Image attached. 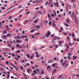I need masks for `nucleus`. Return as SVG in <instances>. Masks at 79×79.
I'll return each instance as SVG.
<instances>
[{
	"mask_svg": "<svg viewBox=\"0 0 79 79\" xmlns=\"http://www.w3.org/2000/svg\"><path fill=\"white\" fill-rule=\"evenodd\" d=\"M74 18L75 21V23L77 24L78 23V18H77V16L76 15H75Z\"/></svg>",
	"mask_w": 79,
	"mask_h": 79,
	"instance_id": "f257e3e1",
	"label": "nucleus"
},
{
	"mask_svg": "<svg viewBox=\"0 0 79 79\" xmlns=\"http://www.w3.org/2000/svg\"><path fill=\"white\" fill-rule=\"evenodd\" d=\"M57 39V40H60V38L58 36H55L53 38V40H56Z\"/></svg>",
	"mask_w": 79,
	"mask_h": 79,
	"instance_id": "f03ea898",
	"label": "nucleus"
},
{
	"mask_svg": "<svg viewBox=\"0 0 79 79\" xmlns=\"http://www.w3.org/2000/svg\"><path fill=\"white\" fill-rule=\"evenodd\" d=\"M66 64L65 62H64L61 63V66H66Z\"/></svg>",
	"mask_w": 79,
	"mask_h": 79,
	"instance_id": "7ed1b4c3",
	"label": "nucleus"
},
{
	"mask_svg": "<svg viewBox=\"0 0 79 79\" xmlns=\"http://www.w3.org/2000/svg\"><path fill=\"white\" fill-rule=\"evenodd\" d=\"M23 41L22 40H20V41L19 40H17L16 41V43L18 44H20L21 43H22V42Z\"/></svg>",
	"mask_w": 79,
	"mask_h": 79,
	"instance_id": "20e7f679",
	"label": "nucleus"
},
{
	"mask_svg": "<svg viewBox=\"0 0 79 79\" xmlns=\"http://www.w3.org/2000/svg\"><path fill=\"white\" fill-rule=\"evenodd\" d=\"M66 21L68 24H69V23H70V20H69L68 19H66Z\"/></svg>",
	"mask_w": 79,
	"mask_h": 79,
	"instance_id": "39448f33",
	"label": "nucleus"
},
{
	"mask_svg": "<svg viewBox=\"0 0 79 79\" xmlns=\"http://www.w3.org/2000/svg\"><path fill=\"white\" fill-rule=\"evenodd\" d=\"M61 44H62V42L61 41H59V46H61V47H62L63 46V45H61Z\"/></svg>",
	"mask_w": 79,
	"mask_h": 79,
	"instance_id": "423d86ee",
	"label": "nucleus"
},
{
	"mask_svg": "<svg viewBox=\"0 0 79 79\" xmlns=\"http://www.w3.org/2000/svg\"><path fill=\"white\" fill-rule=\"evenodd\" d=\"M27 36H24V35H23L21 36V39H23V38H27Z\"/></svg>",
	"mask_w": 79,
	"mask_h": 79,
	"instance_id": "0eeeda50",
	"label": "nucleus"
},
{
	"mask_svg": "<svg viewBox=\"0 0 79 79\" xmlns=\"http://www.w3.org/2000/svg\"><path fill=\"white\" fill-rule=\"evenodd\" d=\"M6 36H8V37L11 36V34L10 33H8L7 35H6Z\"/></svg>",
	"mask_w": 79,
	"mask_h": 79,
	"instance_id": "6e6552de",
	"label": "nucleus"
},
{
	"mask_svg": "<svg viewBox=\"0 0 79 79\" xmlns=\"http://www.w3.org/2000/svg\"><path fill=\"white\" fill-rule=\"evenodd\" d=\"M73 60H76V59L77 58V56H73Z\"/></svg>",
	"mask_w": 79,
	"mask_h": 79,
	"instance_id": "1a4fd4ad",
	"label": "nucleus"
},
{
	"mask_svg": "<svg viewBox=\"0 0 79 79\" xmlns=\"http://www.w3.org/2000/svg\"><path fill=\"white\" fill-rule=\"evenodd\" d=\"M73 6L74 8H76V4L75 3H74L73 4Z\"/></svg>",
	"mask_w": 79,
	"mask_h": 79,
	"instance_id": "9d476101",
	"label": "nucleus"
},
{
	"mask_svg": "<svg viewBox=\"0 0 79 79\" xmlns=\"http://www.w3.org/2000/svg\"><path fill=\"white\" fill-rule=\"evenodd\" d=\"M47 32H48L47 34L48 35H50L51 34V33H50V31L48 30L47 31Z\"/></svg>",
	"mask_w": 79,
	"mask_h": 79,
	"instance_id": "9b49d317",
	"label": "nucleus"
},
{
	"mask_svg": "<svg viewBox=\"0 0 79 79\" xmlns=\"http://www.w3.org/2000/svg\"><path fill=\"white\" fill-rule=\"evenodd\" d=\"M56 7H59V5H58V2H56Z\"/></svg>",
	"mask_w": 79,
	"mask_h": 79,
	"instance_id": "f8f14e48",
	"label": "nucleus"
},
{
	"mask_svg": "<svg viewBox=\"0 0 79 79\" xmlns=\"http://www.w3.org/2000/svg\"><path fill=\"white\" fill-rule=\"evenodd\" d=\"M57 70L56 69H54L53 70V73H52V74H53V73H56V71Z\"/></svg>",
	"mask_w": 79,
	"mask_h": 79,
	"instance_id": "ddd939ff",
	"label": "nucleus"
},
{
	"mask_svg": "<svg viewBox=\"0 0 79 79\" xmlns=\"http://www.w3.org/2000/svg\"><path fill=\"white\" fill-rule=\"evenodd\" d=\"M4 51H7L8 49V48H4L3 49Z\"/></svg>",
	"mask_w": 79,
	"mask_h": 79,
	"instance_id": "4468645a",
	"label": "nucleus"
},
{
	"mask_svg": "<svg viewBox=\"0 0 79 79\" xmlns=\"http://www.w3.org/2000/svg\"><path fill=\"white\" fill-rule=\"evenodd\" d=\"M36 29H39L40 28V26L39 25H36Z\"/></svg>",
	"mask_w": 79,
	"mask_h": 79,
	"instance_id": "2eb2a0df",
	"label": "nucleus"
},
{
	"mask_svg": "<svg viewBox=\"0 0 79 79\" xmlns=\"http://www.w3.org/2000/svg\"><path fill=\"white\" fill-rule=\"evenodd\" d=\"M30 71H31V70L30 69H28L27 71V72L28 73H29L30 72Z\"/></svg>",
	"mask_w": 79,
	"mask_h": 79,
	"instance_id": "dca6fc26",
	"label": "nucleus"
},
{
	"mask_svg": "<svg viewBox=\"0 0 79 79\" xmlns=\"http://www.w3.org/2000/svg\"><path fill=\"white\" fill-rule=\"evenodd\" d=\"M26 56H27L28 58H30V55H29V54L27 55H26Z\"/></svg>",
	"mask_w": 79,
	"mask_h": 79,
	"instance_id": "f3484780",
	"label": "nucleus"
},
{
	"mask_svg": "<svg viewBox=\"0 0 79 79\" xmlns=\"http://www.w3.org/2000/svg\"><path fill=\"white\" fill-rule=\"evenodd\" d=\"M7 76L8 77H6V79H8L10 78V74H8L7 75Z\"/></svg>",
	"mask_w": 79,
	"mask_h": 79,
	"instance_id": "a211bd4d",
	"label": "nucleus"
},
{
	"mask_svg": "<svg viewBox=\"0 0 79 79\" xmlns=\"http://www.w3.org/2000/svg\"><path fill=\"white\" fill-rule=\"evenodd\" d=\"M53 60H51L48 61V63H53Z\"/></svg>",
	"mask_w": 79,
	"mask_h": 79,
	"instance_id": "6ab92c4d",
	"label": "nucleus"
},
{
	"mask_svg": "<svg viewBox=\"0 0 79 79\" xmlns=\"http://www.w3.org/2000/svg\"><path fill=\"white\" fill-rule=\"evenodd\" d=\"M71 16L72 18H73V17H74V13H72L71 15Z\"/></svg>",
	"mask_w": 79,
	"mask_h": 79,
	"instance_id": "aec40b11",
	"label": "nucleus"
},
{
	"mask_svg": "<svg viewBox=\"0 0 79 79\" xmlns=\"http://www.w3.org/2000/svg\"><path fill=\"white\" fill-rule=\"evenodd\" d=\"M33 72L35 73V74H37V71L35 70H33Z\"/></svg>",
	"mask_w": 79,
	"mask_h": 79,
	"instance_id": "412c9836",
	"label": "nucleus"
},
{
	"mask_svg": "<svg viewBox=\"0 0 79 79\" xmlns=\"http://www.w3.org/2000/svg\"><path fill=\"white\" fill-rule=\"evenodd\" d=\"M44 74V70H43V69H42V70L41 71V74Z\"/></svg>",
	"mask_w": 79,
	"mask_h": 79,
	"instance_id": "4be33fe9",
	"label": "nucleus"
},
{
	"mask_svg": "<svg viewBox=\"0 0 79 79\" xmlns=\"http://www.w3.org/2000/svg\"><path fill=\"white\" fill-rule=\"evenodd\" d=\"M0 71H3V68H0Z\"/></svg>",
	"mask_w": 79,
	"mask_h": 79,
	"instance_id": "5701e85b",
	"label": "nucleus"
},
{
	"mask_svg": "<svg viewBox=\"0 0 79 79\" xmlns=\"http://www.w3.org/2000/svg\"><path fill=\"white\" fill-rule=\"evenodd\" d=\"M14 5L12 6L11 7H10L7 10V11L9 10H10V9H11V8H13L14 6Z\"/></svg>",
	"mask_w": 79,
	"mask_h": 79,
	"instance_id": "b1692460",
	"label": "nucleus"
},
{
	"mask_svg": "<svg viewBox=\"0 0 79 79\" xmlns=\"http://www.w3.org/2000/svg\"><path fill=\"white\" fill-rule=\"evenodd\" d=\"M58 17H59V18H61V15L60 14L58 15Z\"/></svg>",
	"mask_w": 79,
	"mask_h": 79,
	"instance_id": "393cba45",
	"label": "nucleus"
},
{
	"mask_svg": "<svg viewBox=\"0 0 79 79\" xmlns=\"http://www.w3.org/2000/svg\"><path fill=\"white\" fill-rule=\"evenodd\" d=\"M64 25L65 26H66V27H68L69 26V25H68V24H67V23H65Z\"/></svg>",
	"mask_w": 79,
	"mask_h": 79,
	"instance_id": "a878e982",
	"label": "nucleus"
},
{
	"mask_svg": "<svg viewBox=\"0 0 79 79\" xmlns=\"http://www.w3.org/2000/svg\"><path fill=\"white\" fill-rule=\"evenodd\" d=\"M25 40L26 42H28L29 41V39H28V38H27L25 39Z\"/></svg>",
	"mask_w": 79,
	"mask_h": 79,
	"instance_id": "bb28decb",
	"label": "nucleus"
},
{
	"mask_svg": "<svg viewBox=\"0 0 79 79\" xmlns=\"http://www.w3.org/2000/svg\"><path fill=\"white\" fill-rule=\"evenodd\" d=\"M50 68V65H48L47 66V69H49V68Z\"/></svg>",
	"mask_w": 79,
	"mask_h": 79,
	"instance_id": "cd10ccee",
	"label": "nucleus"
},
{
	"mask_svg": "<svg viewBox=\"0 0 79 79\" xmlns=\"http://www.w3.org/2000/svg\"><path fill=\"white\" fill-rule=\"evenodd\" d=\"M76 77H79V75L77 74L75 75Z\"/></svg>",
	"mask_w": 79,
	"mask_h": 79,
	"instance_id": "c85d7f7f",
	"label": "nucleus"
},
{
	"mask_svg": "<svg viewBox=\"0 0 79 79\" xmlns=\"http://www.w3.org/2000/svg\"><path fill=\"white\" fill-rule=\"evenodd\" d=\"M17 39H21V37L20 36H18L17 37Z\"/></svg>",
	"mask_w": 79,
	"mask_h": 79,
	"instance_id": "c756f323",
	"label": "nucleus"
},
{
	"mask_svg": "<svg viewBox=\"0 0 79 79\" xmlns=\"http://www.w3.org/2000/svg\"><path fill=\"white\" fill-rule=\"evenodd\" d=\"M35 18H37V15H35L33 16V18L34 19H35Z\"/></svg>",
	"mask_w": 79,
	"mask_h": 79,
	"instance_id": "7c9ffc66",
	"label": "nucleus"
},
{
	"mask_svg": "<svg viewBox=\"0 0 79 79\" xmlns=\"http://www.w3.org/2000/svg\"><path fill=\"white\" fill-rule=\"evenodd\" d=\"M66 8L67 9V11H68V4H66Z\"/></svg>",
	"mask_w": 79,
	"mask_h": 79,
	"instance_id": "2f4dec72",
	"label": "nucleus"
},
{
	"mask_svg": "<svg viewBox=\"0 0 79 79\" xmlns=\"http://www.w3.org/2000/svg\"><path fill=\"white\" fill-rule=\"evenodd\" d=\"M76 1L75 0H72L71 1V2H72V3H74V2H75V1Z\"/></svg>",
	"mask_w": 79,
	"mask_h": 79,
	"instance_id": "473e14b6",
	"label": "nucleus"
},
{
	"mask_svg": "<svg viewBox=\"0 0 79 79\" xmlns=\"http://www.w3.org/2000/svg\"><path fill=\"white\" fill-rule=\"evenodd\" d=\"M63 59H61V60L60 61V63H62V62H63Z\"/></svg>",
	"mask_w": 79,
	"mask_h": 79,
	"instance_id": "72a5a7b5",
	"label": "nucleus"
},
{
	"mask_svg": "<svg viewBox=\"0 0 79 79\" xmlns=\"http://www.w3.org/2000/svg\"><path fill=\"white\" fill-rule=\"evenodd\" d=\"M36 71H37V72H39V71H40V70L38 69H36Z\"/></svg>",
	"mask_w": 79,
	"mask_h": 79,
	"instance_id": "f704fd0d",
	"label": "nucleus"
},
{
	"mask_svg": "<svg viewBox=\"0 0 79 79\" xmlns=\"http://www.w3.org/2000/svg\"><path fill=\"white\" fill-rule=\"evenodd\" d=\"M5 27L6 28H9V26L8 25H6L5 26Z\"/></svg>",
	"mask_w": 79,
	"mask_h": 79,
	"instance_id": "c9c22d12",
	"label": "nucleus"
},
{
	"mask_svg": "<svg viewBox=\"0 0 79 79\" xmlns=\"http://www.w3.org/2000/svg\"><path fill=\"white\" fill-rule=\"evenodd\" d=\"M1 9H2V10H5V7H2L1 8Z\"/></svg>",
	"mask_w": 79,
	"mask_h": 79,
	"instance_id": "e433bc0d",
	"label": "nucleus"
},
{
	"mask_svg": "<svg viewBox=\"0 0 79 79\" xmlns=\"http://www.w3.org/2000/svg\"><path fill=\"white\" fill-rule=\"evenodd\" d=\"M68 55L69 56H71V54L70 53H69L68 54Z\"/></svg>",
	"mask_w": 79,
	"mask_h": 79,
	"instance_id": "4c0bfd02",
	"label": "nucleus"
},
{
	"mask_svg": "<svg viewBox=\"0 0 79 79\" xmlns=\"http://www.w3.org/2000/svg\"><path fill=\"white\" fill-rule=\"evenodd\" d=\"M16 53H19L20 52V51L19 50H18L16 52Z\"/></svg>",
	"mask_w": 79,
	"mask_h": 79,
	"instance_id": "58836bf2",
	"label": "nucleus"
},
{
	"mask_svg": "<svg viewBox=\"0 0 79 79\" xmlns=\"http://www.w3.org/2000/svg\"><path fill=\"white\" fill-rule=\"evenodd\" d=\"M48 3V1H47L45 4V5H47V4Z\"/></svg>",
	"mask_w": 79,
	"mask_h": 79,
	"instance_id": "ea45409f",
	"label": "nucleus"
},
{
	"mask_svg": "<svg viewBox=\"0 0 79 79\" xmlns=\"http://www.w3.org/2000/svg\"><path fill=\"white\" fill-rule=\"evenodd\" d=\"M11 18H12V16H10L9 17V19H11Z\"/></svg>",
	"mask_w": 79,
	"mask_h": 79,
	"instance_id": "a19ab883",
	"label": "nucleus"
},
{
	"mask_svg": "<svg viewBox=\"0 0 79 79\" xmlns=\"http://www.w3.org/2000/svg\"><path fill=\"white\" fill-rule=\"evenodd\" d=\"M54 60H57V58L56 57H54L53 58Z\"/></svg>",
	"mask_w": 79,
	"mask_h": 79,
	"instance_id": "79ce46f5",
	"label": "nucleus"
},
{
	"mask_svg": "<svg viewBox=\"0 0 79 79\" xmlns=\"http://www.w3.org/2000/svg\"><path fill=\"white\" fill-rule=\"evenodd\" d=\"M3 32L4 34H6V30H4L3 31Z\"/></svg>",
	"mask_w": 79,
	"mask_h": 79,
	"instance_id": "37998d69",
	"label": "nucleus"
},
{
	"mask_svg": "<svg viewBox=\"0 0 79 79\" xmlns=\"http://www.w3.org/2000/svg\"><path fill=\"white\" fill-rule=\"evenodd\" d=\"M9 63V62L8 61H6V64H8Z\"/></svg>",
	"mask_w": 79,
	"mask_h": 79,
	"instance_id": "c03bdc74",
	"label": "nucleus"
},
{
	"mask_svg": "<svg viewBox=\"0 0 79 79\" xmlns=\"http://www.w3.org/2000/svg\"><path fill=\"white\" fill-rule=\"evenodd\" d=\"M40 8H41V9H44V6H41L40 7Z\"/></svg>",
	"mask_w": 79,
	"mask_h": 79,
	"instance_id": "a18cd8bd",
	"label": "nucleus"
},
{
	"mask_svg": "<svg viewBox=\"0 0 79 79\" xmlns=\"http://www.w3.org/2000/svg\"><path fill=\"white\" fill-rule=\"evenodd\" d=\"M53 26H56V24L55 23H53Z\"/></svg>",
	"mask_w": 79,
	"mask_h": 79,
	"instance_id": "49530a36",
	"label": "nucleus"
},
{
	"mask_svg": "<svg viewBox=\"0 0 79 79\" xmlns=\"http://www.w3.org/2000/svg\"><path fill=\"white\" fill-rule=\"evenodd\" d=\"M70 7V8H69V9H71V5H69L68 6V7Z\"/></svg>",
	"mask_w": 79,
	"mask_h": 79,
	"instance_id": "de8ad7c7",
	"label": "nucleus"
},
{
	"mask_svg": "<svg viewBox=\"0 0 79 79\" xmlns=\"http://www.w3.org/2000/svg\"><path fill=\"white\" fill-rule=\"evenodd\" d=\"M17 58H21V56H20L18 55L17 56Z\"/></svg>",
	"mask_w": 79,
	"mask_h": 79,
	"instance_id": "09e8293b",
	"label": "nucleus"
},
{
	"mask_svg": "<svg viewBox=\"0 0 79 79\" xmlns=\"http://www.w3.org/2000/svg\"><path fill=\"white\" fill-rule=\"evenodd\" d=\"M52 66L53 67H54V66H55V64H53Z\"/></svg>",
	"mask_w": 79,
	"mask_h": 79,
	"instance_id": "8fccbe9b",
	"label": "nucleus"
},
{
	"mask_svg": "<svg viewBox=\"0 0 79 79\" xmlns=\"http://www.w3.org/2000/svg\"><path fill=\"white\" fill-rule=\"evenodd\" d=\"M67 39H68V40H69V39H70V37L68 36L67 37Z\"/></svg>",
	"mask_w": 79,
	"mask_h": 79,
	"instance_id": "3c124183",
	"label": "nucleus"
},
{
	"mask_svg": "<svg viewBox=\"0 0 79 79\" xmlns=\"http://www.w3.org/2000/svg\"><path fill=\"white\" fill-rule=\"evenodd\" d=\"M41 39H45V36H43L42 37H41Z\"/></svg>",
	"mask_w": 79,
	"mask_h": 79,
	"instance_id": "603ef678",
	"label": "nucleus"
},
{
	"mask_svg": "<svg viewBox=\"0 0 79 79\" xmlns=\"http://www.w3.org/2000/svg\"><path fill=\"white\" fill-rule=\"evenodd\" d=\"M51 16H52V17H54V16H55V15H54V14H52Z\"/></svg>",
	"mask_w": 79,
	"mask_h": 79,
	"instance_id": "864d4df0",
	"label": "nucleus"
},
{
	"mask_svg": "<svg viewBox=\"0 0 79 79\" xmlns=\"http://www.w3.org/2000/svg\"><path fill=\"white\" fill-rule=\"evenodd\" d=\"M36 56L37 57H39V56H39V55H38V54H36Z\"/></svg>",
	"mask_w": 79,
	"mask_h": 79,
	"instance_id": "5fc2aeb1",
	"label": "nucleus"
},
{
	"mask_svg": "<svg viewBox=\"0 0 79 79\" xmlns=\"http://www.w3.org/2000/svg\"><path fill=\"white\" fill-rule=\"evenodd\" d=\"M44 47H42L40 48V49H42V48H44Z\"/></svg>",
	"mask_w": 79,
	"mask_h": 79,
	"instance_id": "6e6d98bb",
	"label": "nucleus"
},
{
	"mask_svg": "<svg viewBox=\"0 0 79 79\" xmlns=\"http://www.w3.org/2000/svg\"><path fill=\"white\" fill-rule=\"evenodd\" d=\"M33 32H34V30H32L31 31V33H32Z\"/></svg>",
	"mask_w": 79,
	"mask_h": 79,
	"instance_id": "4d7b16f0",
	"label": "nucleus"
},
{
	"mask_svg": "<svg viewBox=\"0 0 79 79\" xmlns=\"http://www.w3.org/2000/svg\"><path fill=\"white\" fill-rule=\"evenodd\" d=\"M6 31H10V28H6Z\"/></svg>",
	"mask_w": 79,
	"mask_h": 79,
	"instance_id": "13d9d810",
	"label": "nucleus"
},
{
	"mask_svg": "<svg viewBox=\"0 0 79 79\" xmlns=\"http://www.w3.org/2000/svg\"><path fill=\"white\" fill-rule=\"evenodd\" d=\"M62 77V75H60V76H59L58 77V78H61V77Z\"/></svg>",
	"mask_w": 79,
	"mask_h": 79,
	"instance_id": "bf43d9fd",
	"label": "nucleus"
},
{
	"mask_svg": "<svg viewBox=\"0 0 79 79\" xmlns=\"http://www.w3.org/2000/svg\"><path fill=\"white\" fill-rule=\"evenodd\" d=\"M34 50L35 51H37V49L36 48H35L34 49Z\"/></svg>",
	"mask_w": 79,
	"mask_h": 79,
	"instance_id": "052dcab7",
	"label": "nucleus"
},
{
	"mask_svg": "<svg viewBox=\"0 0 79 79\" xmlns=\"http://www.w3.org/2000/svg\"><path fill=\"white\" fill-rule=\"evenodd\" d=\"M62 6H64V3H62Z\"/></svg>",
	"mask_w": 79,
	"mask_h": 79,
	"instance_id": "680f3d73",
	"label": "nucleus"
},
{
	"mask_svg": "<svg viewBox=\"0 0 79 79\" xmlns=\"http://www.w3.org/2000/svg\"><path fill=\"white\" fill-rule=\"evenodd\" d=\"M16 46L17 47H19V44H17V45H16Z\"/></svg>",
	"mask_w": 79,
	"mask_h": 79,
	"instance_id": "e2e57ef3",
	"label": "nucleus"
},
{
	"mask_svg": "<svg viewBox=\"0 0 79 79\" xmlns=\"http://www.w3.org/2000/svg\"><path fill=\"white\" fill-rule=\"evenodd\" d=\"M71 13V11H70L68 13V15H70Z\"/></svg>",
	"mask_w": 79,
	"mask_h": 79,
	"instance_id": "0e129e2a",
	"label": "nucleus"
},
{
	"mask_svg": "<svg viewBox=\"0 0 79 79\" xmlns=\"http://www.w3.org/2000/svg\"><path fill=\"white\" fill-rule=\"evenodd\" d=\"M55 47H56V48H58V45H55Z\"/></svg>",
	"mask_w": 79,
	"mask_h": 79,
	"instance_id": "69168bd1",
	"label": "nucleus"
},
{
	"mask_svg": "<svg viewBox=\"0 0 79 79\" xmlns=\"http://www.w3.org/2000/svg\"><path fill=\"white\" fill-rule=\"evenodd\" d=\"M11 45V44H8V47H10V46Z\"/></svg>",
	"mask_w": 79,
	"mask_h": 79,
	"instance_id": "338daca9",
	"label": "nucleus"
},
{
	"mask_svg": "<svg viewBox=\"0 0 79 79\" xmlns=\"http://www.w3.org/2000/svg\"><path fill=\"white\" fill-rule=\"evenodd\" d=\"M26 64H27V66H29V65H30L29 64V63H27Z\"/></svg>",
	"mask_w": 79,
	"mask_h": 79,
	"instance_id": "774afa93",
	"label": "nucleus"
}]
</instances>
